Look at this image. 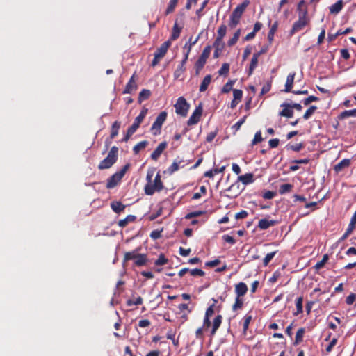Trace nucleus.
Listing matches in <instances>:
<instances>
[{
	"mask_svg": "<svg viewBox=\"0 0 356 356\" xmlns=\"http://www.w3.org/2000/svg\"><path fill=\"white\" fill-rule=\"evenodd\" d=\"M178 0H170L167 9L165 12V15H168L174 12L176 6L177 4Z\"/></svg>",
	"mask_w": 356,
	"mask_h": 356,
	"instance_id": "a18cd8bd",
	"label": "nucleus"
},
{
	"mask_svg": "<svg viewBox=\"0 0 356 356\" xmlns=\"http://www.w3.org/2000/svg\"><path fill=\"white\" fill-rule=\"evenodd\" d=\"M355 226H356V211L354 213V214L353 215L351 219H350V222L348 225V232H352L355 229Z\"/></svg>",
	"mask_w": 356,
	"mask_h": 356,
	"instance_id": "6e6d98bb",
	"label": "nucleus"
},
{
	"mask_svg": "<svg viewBox=\"0 0 356 356\" xmlns=\"http://www.w3.org/2000/svg\"><path fill=\"white\" fill-rule=\"evenodd\" d=\"M183 160H178L177 159L169 166L168 168V172L170 175H172L174 172L177 171L179 168L181 163H183Z\"/></svg>",
	"mask_w": 356,
	"mask_h": 356,
	"instance_id": "7c9ffc66",
	"label": "nucleus"
},
{
	"mask_svg": "<svg viewBox=\"0 0 356 356\" xmlns=\"http://www.w3.org/2000/svg\"><path fill=\"white\" fill-rule=\"evenodd\" d=\"M121 122L119 121H115L111 126V131L110 136V140L106 139V145L108 147L111 143V140L113 139L118 134L119 129L120 128Z\"/></svg>",
	"mask_w": 356,
	"mask_h": 356,
	"instance_id": "9d476101",
	"label": "nucleus"
},
{
	"mask_svg": "<svg viewBox=\"0 0 356 356\" xmlns=\"http://www.w3.org/2000/svg\"><path fill=\"white\" fill-rule=\"evenodd\" d=\"M189 273L192 276L202 277L205 275V273L202 270L199 269V268H195V269H192V270L189 269Z\"/></svg>",
	"mask_w": 356,
	"mask_h": 356,
	"instance_id": "0e129e2a",
	"label": "nucleus"
},
{
	"mask_svg": "<svg viewBox=\"0 0 356 356\" xmlns=\"http://www.w3.org/2000/svg\"><path fill=\"white\" fill-rule=\"evenodd\" d=\"M136 217L134 215H128L125 218L120 220L118 222L120 227H125L129 222H133L136 220Z\"/></svg>",
	"mask_w": 356,
	"mask_h": 356,
	"instance_id": "c756f323",
	"label": "nucleus"
},
{
	"mask_svg": "<svg viewBox=\"0 0 356 356\" xmlns=\"http://www.w3.org/2000/svg\"><path fill=\"white\" fill-rule=\"evenodd\" d=\"M305 330V328L301 327L298 330L296 334V343H298L302 341L303 335Z\"/></svg>",
	"mask_w": 356,
	"mask_h": 356,
	"instance_id": "5fc2aeb1",
	"label": "nucleus"
},
{
	"mask_svg": "<svg viewBox=\"0 0 356 356\" xmlns=\"http://www.w3.org/2000/svg\"><path fill=\"white\" fill-rule=\"evenodd\" d=\"M222 315L218 314L215 317V318L213 321V323H212V328H211V333H210L211 337H213L216 334L217 330H218V328L220 327V326L222 323Z\"/></svg>",
	"mask_w": 356,
	"mask_h": 356,
	"instance_id": "a211bd4d",
	"label": "nucleus"
},
{
	"mask_svg": "<svg viewBox=\"0 0 356 356\" xmlns=\"http://www.w3.org/2000/svg\"><path fill=\"white\" fill-rule=\"evenodd\" d=\"M343 7V0H339L330 7V13L331 14L337 15L342 10Z\"/></svg>",
	"mask_w": 356,
	"mask_h": 356,
	"instance_id": "5701e85b",
	"label": "nucleus"
},
{
	"mask_svg": "<svg viewBox=\"0 0 356 356\" xmlns=\"http://www.w3.org/2000/svg\"><path fill=\"white\" fill-rule=\"evenodd\" d=\"M137 84L136 83V72L130 78L129 81L127 83L125 88L123 91L124 94H131L134 91L136 90Z\"/></svg>",
	"mask_w": 356,
	"mask_h": 356,
	"instance_id": "1a4fd4ad",
	"label": "nucleus"
},
{
	"mask_svg": "<svg viewBox=\"0 0 356 356\" xmlns=\"http://www.w3.org/2000/svg\"><path fill=\"white\" fill-rule=\"evenodd\" d=\"M304 147V144L302 143H296L293 145L287 144L286 146V149L287 150H292L296 152H300Z\"/></svg>",
	"mask_w": 356,
	"mask_h": 356,
	"instance_id": "ea45409f",
	"label": "nucleus"
},
{
	"mask_svg": "<svg viewBox=\"0 0 356 356\" xmlns=\"http://www.w3.org/2000/svg\"><path fill=\"white\" fill-rule=\"evenodd\" d=\"M302 302H303V297H298L296 300V312L293 314L295 316H297L301 313H302Z\"/></svg>",
	"mask_w": 356,
	"mask_h": 356,
	"instance_id": "79ce46f5",
	"label": "nucleus"
},
{
	"mask_svg": "<svg viewBox=\"0 0 356 356\" xmlns=\"http://www.w3.org/2000/svg\"><path fill=\"white\" fill-rule=\"evenodd\" d=\"M329 259V256L327 254H325L323 256V258L321 261H318L315 266H314V268L316 270H318L320 269H321L322 268L324 267L325 264L327 262Z\"/></svg>",
	"mask_w": 356,
	"mask_h": 356,
	"instance_id": "4c0bfd02",
	"label": "nucleus"
},
{
	"mask_svg": "<svg viewBox=\"0 0 356 356\" xmlns=\"http://www.w3.org/2000/svg\"><path fill=\"white\" fill-rule=\"evenodd\" d=\"M233 97L234 99L238 101L239 102L241 101L243 97V91L238 89L233 90Z\"/></svg>",
	"mask_w": 356,
	"mask_h": 356,
	"instance_id": "680f3d73",
	"label": "nucleus"
},
{
	"mask_svg": "<svg viewBox=\"0 0 356 356\" xmlns=\"http://www.w3.org/2000/svg\"><path fill=\"white\" fill-rule=\"evenodd\" d=\"M147 257L145 254H139L134 264L136 266H143L147 263Z\"/></svg>",
	"mask_w": 356,
	"mask_h": 356,
	"instance_id": "c85d7f7f",
	"label": "nucleus"
},
{
	"mask_svg": "<svg viewBox=\"0 0 356 356\" xmlns=\"http://www.w3.org/2000/svg\"><path fill=\"white\" fill-rule=\"evenodd\" d=\"M202 114V107L201 104H200L198 106H197L189 118L187 124L188 126H191L193 124H196L200 120L201 115Z\"/></svg>",
	"mask_w": 356,
	"mask_h": 356,
	"instance_id": "0eeeda50",
	"label": "nucleus"
},
{
	"mask_svg": "<svg viewBox=\"0 0 356 356\" xmlns=\"http://www.w3.org/2000/svg\"><path fill=\"white\" fill-rule=\"evenodd\" d=\"M211 79H212V76L211 74H208L204 78V79L202 80V81L200 86L199 90L200 92H203L207 90L208 86H209V84L211 82Z\"/></svg>",
	"mask_w": 356,
	"mask_h": 356,
	"instance_id": "cd10ccee",
	"label": "nucleus"
},
{
	"mask_svg": "<svg viewBox=\"0 0 356 356\" xmlns=\"http://www.w3.org/2000/svg\"><path fill=\"white\" fill-rule=\"evenodd\" d=\"M276 253H277V251H274V252L268 253L263 260V265L264 266H268V264L270 262V261L273 259V258L275 256Z\"/></svg>",
	"mask_w": 356,
	"mask_h": 356,
	"instance_id": "8fccbe9b",
	"label": "nucleus"
},
{
	"mask_svg": "<svg viewBox=\"0 0 356 356\" xmlns=\"http://www.w3.org/2000/svg\"><path fill=\"white\" fill-rule=\"evenodd\" d=\"M205 213H206V211H195L190 212L186 215L185 218L189 220V219H191L195 217H198V216H202Z\"/></svg>",
	"mask_w": 356,
	"mask_h": 356,
	"instance_id": "3c124183",
	"label": "nucleus"
},
{
	"mask_svg": "<svg viewBox=\"0 0 356 356\" xmlns=\"http://www.w3.org/2000/svg\"><path fill=\"white\" fill-rule=\"evenodd\" d=\"M167 116V112L162 111L156 117V120L154 121L151 127V131H152L154 136L160 134L162 125L166 120Z\"/></svg>",
	"mask_w": 356,
	"mask_h": 356,
	"instance_id": "423d86ee",
	"label": "nucleus"
},
{
	"mask_svg": "<svg viewBox=\"0 0 356 356\" xmlns=\"http://www.w3.org/2000/svg\"><path fill=\"white\" fill-rule=\"evenodd\" d=\"M154 170L147 171L146 177L147 183L144 188L145 193L147 195H152L155 192H160L164 188L159 172L156 175L154 181L152 180Z\"/></svg>",
	"mask_w": 356,
	"mask_h": 356,
	"instance_id": "f257e3e1",
	"label": "nucleus"
},
{
	"mask_svg": "<svg viewBox=\"0 0 356 356\" xmlns=\"http://www.w3.org/2000/svg\"><path fill=\"white\" fill-rule=\"evenodd\" d=\"M262 140L263 138L261 137V132L259 131L255 134L254 138L252 140V145H257V143H261Z\"/></svg>",
	"mask_w": 356,
	"mask_h": 356,
	"instance_id": "e2e57ef3",
	"label": "nucleus"
},
{
	"mask_svg": "<svg viewBox=\"0 0 356 356\" xmlns=\"http://www.w3.org/2000/svg\"><path fill=\"white\" fill-rule=\"evenodd\" d=\"M207 60L199 57L195 63V73L196 74H199L200 72L202 70V69L204 67V65L206 64Z\"/></svg>",
	"mask_w": 356,
	"mask_h": 356,
	"instance_id": "c9c22d12",
	"label": "nucleus"
},
{
	"mask_svg": "<svg viewBox=\"0 0 356 356\" xmlns=\"http://www.w3.org/2000/svg\"><path fill=\"white\" fill-rule=\"evenodd\" d=\"M275 192L267 191L263 193L262 197L264 199L266 200H271L275 196Z\"/></svg>",
	"mask_w": 356,
	"mask_h": 356,
	"instance_id": "338daca9",
	"label": "nucleus"
},
{
	"mask_svg": "<svg viewBox=\"0 0 356 356\" xmlns=\"http://www.w3.org/2000/svg\"><path fill=\"white\" fill-rule=\"evenodd\" d=\"M259 56V53H255L253 54L252 58L251 59V62L249 66L248 75L250 76L254 69L257 67L258 64V58Z\"/></svg>",
	"mask_w": 356,
	"mask_h": 356,
	"instance_id": "393cba45",
	"label": "nucleus"
},
{
	"mask_svg": "<svg viewBox=\"0 0 356 356\" xmlns=\"http://www.w3.org/2000/svg\"><path fill=\"white\" fill-rule=\"evenodd\" d=\"M118 148L115 146L111 147L107 156L103 159L98 165L99 170L110 168L118 159Z\"/></svg>",
	"mask_w": 356,
	"mask_h": 356,
	"instance_id": "7ed1b4c3",
	"label": "nucleus"
},
{
	"mask_svg": "<svg viewBox=\"0 0 356 356\" xmlns=\"http://www.w3.org/2000/svg\"><path fill=\"white\" fill-rule=\"evenodd\" d=\"M168 259L163 254H159L158 259L154 261L156 266H163L168 263Z\"/></svg>",
	"mask_w": 356,
	"mask_h": 356,
	"instance_id": "09e8293b",
	"label": "nucleus"
},
{
	"mask_svg": "<svg viewBox=\"0 0 356 356\" xmlns=\"http://www.w3.org/2000/svg\"><path fill=\"white\" fill-rule=\"evenodd\" d=\"M277 224V221L275 220H268L267 218H262L259 220L258 222V227L261 230H265L270 227H273Z\"/></svg>",
	"mask_w": 356,
	"mask_h": 356,
	"instance_id": "ddd939ff",
	"label": "nucleus"
},
{
	"mask_svg": "<svg viewBox=\"0 0 356 356\" xmlns=\"http://www.w3.org/2000/svg\"><path fill=\"white\" fill-rule=\"evenodd\" d=\"M317 110L316 106H311L304 113L303 115V119L305 120H307L311 118V116L315 113V111Z\"/></svg>",
	"mask_w": 356,
	"mask_h": 356,
	"instance_id": "49530a36",
	"label": "nucleus"
},
{
	"mask_svg": "<svg viewBox=\"0 0 356 356\" xmlns=\"http://www.w3.org/2000/svg\"><path fill=\"white\" fill-rule=\"evenodd\" d=\"M296 73L291 72L289 73L286 77V81L285 83V88L283 90L285 92H291L292 88L293 86L294 79H295Z\"/></svg>",
	"mask_w": 356,
	"mask_h": 356,
	"instance_id": "6ab92c4d",
	"label": "nucleus"
},
{
	"mask_svg": "<svg viewBox=\"0 0 356 356\" xmlns=\"http://www.w3.org/2000/svg\"><path fill=\"white\" fill-rule=\"evenodd\" d=\"M318 100H319L318 97L314 96V95H311V96H309L308 97L302 100V103L305 106H308L312 102H318Z\"/></svg>",
	"mask_w": 356,
	"mask_h": 356,
	"instance_id": "052dcab7",
	"label": "nucleus"
},
{
	"mask_svg": "<svg viewBox=\"0 0 356 356\" xmlns=\"http://www.w3.org/2000/svg\"><path fill=\"white\" fill-rule=\"evenodd\" d=\"M281 106L284 108L279 112V115L286 117L288 118H292L293 116V111L291 106V104L283 103L281 104Z\"/></svg>",
	"mask_w": 356,
	"mask_h": 356,
	"instance_id": "4468645a",
	"label": "nucleus"
},
{
	"mask_svg": "<svg viewBox=\"0 0 356 356\" xmlns=\"http://www.w3.org/2000/svg\"><path fill=\"white\" fill-rule=\"evenodd\" d=\"M187 56H184L183 60L181 61V63L177 66V69L175 70L174 72V78L175 79H177L181 76V74L186 71V67L185 65L187 62Z\"/></svg>",
	"mask_w": 356,
	"mask_h": 356,
	"instance_id": "f3484780",
	"label": "nucleus"
},
{
	"mask_svg": "<svg viewBox=\"0 0 356 356\" xmlns=\"http://www.w3.org/2000/svg\"><path fill=\"white\" fill-rule=\"evenodd\" d=\"M111 207L115 213L119 214L124 210L126 206L120 201H113L111 203Z\"/></svg>",
	"mask_w": 356,
	"mask_h": 356,
	"instance_id": "4be33fe9",
	"label": "nucleus"
},
{
	"mask_svg": "<svg viewBox=\"0 0 356 356\" xmlns=\"http://www.w3.org/2000/svg\"><path fill=\"white\" fill-rule=\"evenodd\" d=\"M350 160L347 159H344L341 160L339 163H337L334 166V170L336 172H339L342 169L348 167L350 165Z\"/></svg>",
	"mask_w": 356,
	"mask_h": 356,
	"instance_id": "f704fd0d",
	"label": "nucleus"
},
{
	"mask_svg": "<svg viewBox=\"0 0 356 356\" xmlns=\"http://www.w3.org/2000/svg\"><path fill=\"white\" fill-rule=\"evenodd\" d=\"M293 186L291 184H282L279 188V193L281 195L289 193L291 191Z\"/></svg>",
	"mask_w": 356,
	"mask_h": 356,
	"instance_id": "c03bdc74",
	"label": "nucleus"
},
{
	"mask_svg": "<svg viewBox=\"0 0 356 356\" xmlns=\"http://www.w3.org/2000/svg\"><path fill=\"white\" fill-rule=\"evenodd\" d=\"M129 167L130 164L127 163L120 171L116 172L111 177H110L107 179V183L106 186V188L108 189H111L115 187L120 183V181H121V179L125 175L126 172L129 168Z\"/></svg>",
	"mask_w": 356,
	"mask_h": 356,
	"instance_id": "20e7f679",
	"label": "nucleus"
},
{
	"mask_svg": "<svg viewBox=\"0 0 356 356\" xmlns=\"http://www.w3.org/2000/svg\"><path fill=\"white\" fill-rule=\"evenodd\" d=\"M236 80H229L222 87V93H229L231 90L233 91V86L234 85Z\"/></svg>",
	"mask_w": 356,
	"mask_h": 356,
	"instance_id": "58836bf2",
	"label": "nucleus"
},
{
	"mask_svg": "<svg viewBox=\"0 0 356 356\" xmlns=\"http://www.w3.org/2000/svg\"><path fill=\"white\" fill-rule=\"evenodd\" d=\"M175 112L177 115L186 117L190 108V105L184 97H180L177 99V102L175 104Z\"/></svg>",
	"mask_w": 356,
	"mask_h": 356,
	"instance_id": "39448f33",
	"label": "nucleus"
},
{
	"mask_svg": "<svg viewBox=\"0 0 356 356\" xmlns=\"http://www.w3.org/2000/svg\"><path fill=\"white\" fill-rule=\"evenodd\" d=\"M248 290V288L244 282H241L235 285L234 292L237 297L243 298L247 293Z\"/></svg>",
	"mask_w": 356,
	"mask_h": 356,
	"instance_id": "2eb2a0df",
	"label": "nucleus"
},
{
	"mask_svg": "<svg viewBox=\"0 0 356 356\" xmlns=\"http://www.w3.org/2000/svg\"><path fill=\"white\" fill-rule=\"evenodd\" d=\"M229 71V63H223L221 68L218 71L219 75L227 76Z\"/></svg>",
	"mask_w": 356,
	"mask_h": 356,
	"instance_id": "864d4df0",
	"label": "nucleus"
},
{
	"mask_svg": "<svg viewBox=\"0 0 356 356\" xmlns=\"http://www.w3.org/2000/svg\"><path fill=\"white\" fill-rule=\"evenodd\" d=\"M167 143L166 142H162L154 150V152L151 154V159L154 161H157L158 159L160 157L163 152L165 150V149L167 147Z\"/></svg>",
	"mask_w": 356,
	"mask_h": 356,
	"instance_id": "9b49d317",
	"label": "nucleus"
},
{
	"mask_svg": "<svg viewBox=\"0 0 356 356\" xmlns=\"http://www.w3.org/2000/svg\"><path fill=\"white\" fill-rule=\"evenodd\" d=\"M147 111V108H143L140 111V114L135 118L132 125L129 128L134 131V132H136L138 128L140 127L141 122L143 121L145 117L146 116Z\"/></svg>",
	"mask_w": 356,
	"mask_h": 356,
	"instance_id": "6e6552de",
	"label": "nucleus"
},
{
	"mask_svg": "<svg viewBox=\"0 0 356 356\" xmlns=\"http://www.w3.org/2000/svg\"><path fill=\"white\" fill-rule=\"evenodd\" d=\"M246 118V115L243 116L240 120H238L232 126V129H235V131L239 130L241 125L245 122Z\"/></svg>",
	"mask_w": 356,
	"mask_h": 356,
	"instance_id": "69168bd1",
	"label": "nucleus"
},
{
	"mask_svg": "<svg viewBox=\"0 0 356 356\" xmlns=\"http://www.w3.org/2000/svg\"><path fill=\"white\" fill-rule=\"evenodd\" d=\"M272 81H268L262 87L260 95H264L268 92L271 88Z\"/></svg>",
	"mask_w": 356,
	"mask_h": 356,
	"instance_id": "4d7b16f0",
	"label": "nucleus"
},
{
	"mask_svg": "<svg viewBox=\"0 0 356 356\" xmlns=\"http://www.w3.org/2000/svg\"><path fill=\"white\" fill-rule=\"evenodd\" d=\"M200 38V35H198L194 40L193 42H186L185 45L184 46V49H186V52L184 53V56H187V59H188V55L191 52V48L193 45H195L197 42L198 41Z\"/></svg>",
	"mask_w": 356,
	"mask_h": 356,
	"instance_id": "a19ab883",
	"label": "nucleus"
},
{
	"mask_svg": "<svg viewBox=\"0 0 356 356\" xmlns=\"http://www.w3.org/2000/svg\"><path fill=\"white\" fill-rule=\"evenodd\" d=\"M139 254L140 253H138V250H136L125 252L123 258V264H124L126 262L130 260H134V261H136Z\"/></svg>",
	"mask_w": 356,
	"mask_h": 356,
	"instance_id": "a878e982",
	"label": "nucleus"
},
{
	"mask_svg": "<svg viewBox=\"0 0 356 356\" xmlns=\"http://www.w3.org/2000/svg\"><path fill=\"white\" fill-rule=\"evenodd\" d=\"M348 117H356V108L341 112L338 116L339 120H343Z\"/></svg>",
	"mask_w": 356,
	"mask_h": 356,
	"instance_id": "72a5a7b5",
	"label": "nucleus"
},
{
	"mask_svg": "<svg viewBox=\"0 0 356 356\" xmlns=\"http://www.w3.org/2000/svg\"><path fill=\"white\" fill-rule=\"evenodd\" d=\"M211 49V46L208 45V46L205 47L200 57H201L205 60H207L210 56Z\"/></svg>",
	"mask_w": 356,
	"mask_h": 356,
	"instance_id": "bf43d9fd",
	"label": "nucleus"
},
{
	"mask_svg": "<svg viewBox=\"0 0 356 356\" xmlns=\"http://www.w3.org/2000/svg\"><path fill=\"white\" fill-rule=\"evenodd\" d=\"M310 23V19L308 17L307 9L305 8L304 10H300L298 13V19L295 22L289 31V35L292 36L297 32L303 30Z\"/></svg>",
	"mask_w": 356,
	"mask_h": 356,
	"instance_id": "f03ea898",
	"label": "nucleus"
},
{
	"mask_svg": "<svg viewBox=\"0 0 356 356\" xmlns=\"http://www.w3.org/2000/svg\"><path fill=\"white\" fill-rule=\"evenodd\" d=\"M148 145V142L147 140L141 141L137 143L133 148V152L135 154L139 153V152L143 149H145Z\"/></svg>",
	"mask_w": 356,
	"mask_h": 356,
	"instance_id": "37998d69",
	"label": "nucleus"
},
{
	"mask_svg": "<svg viewBox=\"0 0 356 356\" xmlns=\"http://www.w3.org/2000/svg\"><path fill=\"white\" fill-rule=\"evenodd\" d=\"M249 4H250V1L248 0H245L243 3L238 5L234 8V10L232 11V14H233L234 15H235L241 19L243 13H244L245 10L246 9V8L248 6Z\"/></svg>",
	"mask_w": 356,
	"mask_h": 356,
	"instance_id": "f8f14e48",
	"label": "nucleus"
},
{
	"mask_svg": "<svg viewBox=\"0 0 356 356\" xmlns=\"http://www.w3.org/2000/svg\"><path fill=\"white\" fill-rule=\"evenodd\" d=\"M143 303V298L140 296L137 297L134 300H128L127 301V305L128 306L132 305H139Z\"/></svg>",
	"mask_w": 356,
	"mask_h": 356,
	"instance_id": "13d9d810",
	"label": "nucleus"
},
{
	"mask_svg": "<svg viewBox=\"0 0 356 356\" xmlns=\"http://www.w3.org/2000/svg\"><path fill=\"white\" fill-rule=\"evenodd\" d=\"M161 232L162 230H153L150 234V237L154 240L159 239L161 237Z\"/></svg>",
	"mask_w": 356,
	"mask_h": 356,
	"instance_id": "774afa93",
	"label": "nucleus"
},
{
	"mask_svg": "<svg viewBox=\"0 0 356 356\" xmlns=\"http://www.w3.org/2000/svg\"><path fill=\"white\" fill-rule=\"evenodd\" d=\"M238 180L244 185L252 184L254 181V175L252 173H246L240 175L238 177Z\"/></svg>",
	"mask_w": 356,
	"mask_h": 356,
	"instance_id": "412c9836",
	"label": "nucleus"
},
{
	"mask_svg": "<svg viewBox=\"0 0 356 356\" xmlns=\"http://www.w3.org/2000/svg\"><path fill=\"white\" fill-rule=\"evenodd\" d=\"M227 33V26L225 24H221L218 29V35L216 40L218 41H222L223 38Z\"/></svg>",
	"mask_w": 356,
	"mask_h": 356,
	"instance_id": "e433bc0d",
	"label": "nucleus"
},
{
	"mask_svg": "<svg viewBox=\"0 0 356 356\" xmlns=\"http://www.w3.org/2000/svg\"><path fill=\"white\" fill-rule=\"evenodd\" d=\"M212 300L213 301V304L210 305L206 310L205 316L211 317L214 314V307L215 304L217 302V300L215 298H212Z\"/></svg>",
	"mask_w": 356,
	"mask_h": 356,
	"instance_id": "603ef678",
	"label": "nucleus"
},
{
	"mask_svg": "<svg viewBox=\"0 0 356 356\" xmlns=\"http://www.w3.org/2000/svg\"><path fill=\"white\" fill-rule=\"evenodd\" d=\"M252 319V315L247 314H245L242 320V325H243V334L244 335L246 334L247 330H248L249 325Z\"/></svg>",
	"mask_w": 356,
	"mask_h": 356,
	"instance_id": "bb28decb",
	"label": "nucleus"
},
{
	"mask_svg": "<svg viewBox=\"0 0 356 356\" xmlns=\"http://www.w3.org/2000/svg\"><path fill=\"white\" fill-rule=\"evenodd\" d=\"M240 18L234 15L233 14H231L229 22V26L232 29L236 27L240 22Z\"/></svg>",
	"mask_w": 356,
	"mask_h": 356,
	"instance_id": "de8ad7c7",
	"label": "nucleus"
},
{
	"mask_svg": "<svg viewBox=\"0 0 356 356\" xmlns=\"http://www.w3.org/2000/svg\"><path fill=\"white\" fill-rule=\"evenodd\" d=\"M243 304H244L243 298L242 297L236 296L235 302L232 307V311L236 312L238 309H242Z\"/></svg>",
	"mask_w": 356,
	"mask_h": 356,
	"instance_id": "473e14b6",
	"label": "nucleus"
},
{
	"mask_svg": "<svg viewBox=\"0 0 356 356\" xmlns=\"http://www.w3.org/2000/svg\"><path fill=\"white\" fill-rule=\"evenodd\" d=\"M181 30L182 27L179 26L177 24V20H175L174 26L172 27L170 39L172 40H176L179 37Z\"/></svg>",
	"mask_w": 356,
	"mask_h": 356,
	"instance_id": "b1692460",
	"label": "nucleus"
},
{
	"mask_svg": "<svg viewBox=\"0 0 356 356\" xmlns=\"http://www.w3.org/2000/svg\"><path fill=\"white\" fill-rule=\"evenodd\" d=\"M213 46L215 48L213 58H218L222 52L225 47V43L223 41H218L217 40H215Z\"/></svg>",
	"mask_w": 356,
	"mask_h": 356,
	"instance_id": "aec40b11",
	"label": "nucleus"
},
{
	"mask_svg": "<svg viewBox=\"0 0 356 356\" xmlns=\"http://www.w3.org/2000/svg\"><path fill=\"white\" fill-rule=\"evenodd\" d=\"M151 95V91L147 89H143L138 95V102L141 104L144 100L147 99Z\"/></svg>",
	"mask_w": 356,
	"mask_h": 356,
	"instance_id": "2f4dec72",
	"label": "nucleus"
},
{
	"mask_svg": "<svg viewBox=\"0 0 356 356\" xmlns=\"http://www.w3.org/2000/svg\"><path fill=\"white\" fill-rule=\"evenodd\" d=\"M171 45L170 40H167L164 42L159 48L156 49L154 54L156 55L157 57L163 58L165 55L166 54L168 49Z\"/></svg>",
	"mask_w": 356,
	"mask_h": 356,
	"instance_id": "dca6fc26",
	"label": "nucleus"
}]
</instances>
